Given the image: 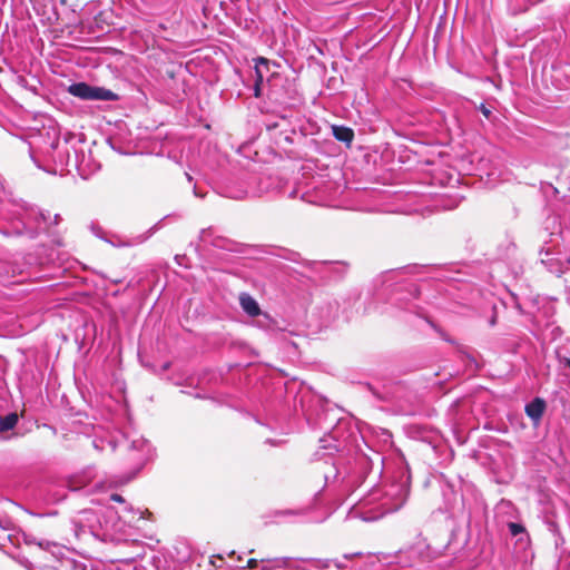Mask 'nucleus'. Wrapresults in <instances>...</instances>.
I'll list each match as a JSON object with an SVG mask.
<instances>
[{
  "mask_svg": "<svg viewBox=\"0 0 570 570\" xmlns=\"http://www.w3.org/2000/svg\"><path fill=\"white\" fill-rule=\"evenodd\" d=\"M375 464L366 455L356 458L351 471L341 470L336 461L324 462L322 469L327 485L340 482L342 491L352 490L351 495L360 488L366 490L355 503L356 510L365 521H375L385 514L399 511L410 495L411 473L407 465H400L389 481L377 484L383 472V458L376 455Z\"/></svg>",
  "mask_w": 570,
  "mask_h": 570,
  "instance_id": "obj_1",
  "label": "nucleus"
},
{
  "mask_svg": "<svg viewBox=\"0 0 570 570\" xmlns=\"http://www.w3.org/2000/svg\"><path fill=\"white\" fill-rule=\"evenodd\" d=\"M129 450V459L134 463V478L145 465L147 462L153 460L155 455V449L151 443L142 436L136 438L131 440L128 445Z\"/></svg>",
  "mask_w": 570,
  "mask_h": 570,
  "instance_id": "obj_7",
  "label": "nucleus"
},
{
  "mask_svg": "<svg viewBox=\"0 0 570 570\" xmlns=\"http://www.w3.org/2000/svg\"><path fill=\"white\" fill-rule=\"evenodd\" d=\"M321 266H327L328 263L327 262H323V263H320Z\"/></svg>",
  "mask_w": 570,
  "mask_h": 570,
  "instance_id": "obj_37",
  "label": "nucleus"
},
{
  "mask_svg": "<svg viewBox=\"0 0 570 570\" xmlns=\"http://www.w3.org/2000/svg\"><path fill=\"white\" fill-rule=\"evenodd\" d=\"M19 421L17 412H10L0 416V432H8L12 430Z\"/></svg>",
  "mask_w": 570,
  "mask_h": 570,
  "instance_id": "obj_18",
  "label": "nucleus"
},
{
  "mask_svg": "<svg viewBox=\"0 0 570 570\" xmlns=\"http://www.w3.org/2000/svg\"><path fill=\"white\" fill-rule=\"evenodd\" d=\"M509 532L512 537H518L520 534H527V529L522 523L519 522H509L508 523Z\"/></svg>",
  "mask_w": 570,
  "mask_h": 570,
  "instance_id": "obj_22",
  "label": "nucleus"
},
{
  "mask_svg": "<svg viewBox=\"0 0 570 570\" xmlns=\"http://www.w3.org/2000/svg\"><path fill=\"white\" fill-rule=\"evenodd\" d=\"M314 567L316 569L332 570L333 568L336 570H341L344 566L334 559H315Z\"/></svg>",
  "mask_w": 570,
  "mask_h": 570,
  "instance_id": "obj_19",
  "label": "nucleus"
},
{
  "mask_svg": "<svg viewBox=\"0 0 570 570\" xmlns=\"http://www.w3.org/2000/svg\"><path fill=\"white\" fill-rule=\"evenodd\" d=\"M68 0H59L60 4L66 6Z\"/></svg>",
  "mask_w": 570,
  "mask_h": 570,
  "instance_id": "obj_36",
  "label": "nucleus"
},
{
  "mask_svg": "<svg viewBox=\"0 0 570 570\" xmlns=\"http://www.w3.org/2000/svg\"><path fill=\"white\" fill-rule=\"evenodd\" d=\"M383 400L399 406L401 413L412 415L421 402L419 392L406 381L393 382L385 386Z\"/></svg>",
  "mask_w": 570,
  "mask_h": 570,
  "instance_id": "obj_5",
  "label": "nucleus"
},
{
  "mask_svg": "<svg viewBox=\"0 0 570 570\" xmlns=\"http://www.w3.org/2000/svg\"><path fill=\"white\" fill-rule=\"evenodd\" d=\"M40 137H43L45 142L42 153L49 156L57 166L61 168L79 167L80 151L76 147V144L82 142L79 135L68 131L63 136V141H61L58 128L49 126L43 127ZM81 156L83 157L82 150Z\"/></svg>",
  "mask_w": 570,
  "mask_h": 570,
  "instance_id": "obj_2",
  "label": "nucleus"
},
{
  "mask_svg": "<svg viewBox=\"0 0 570 570\" xmlns=\"http://www.w3.org/2000/svg\"><path fill=\"white\" fill-rule=\"evenodd\" d=\"M11 214L16 223H13L12 230L9 234L27 236L33 239L39 234L48 232L49 229L50 214L45 213L24 200L14 202L12 204Z\"/></svg>",
  "mask_w": 570,
  "mask_h": 570,
  "instance_id": "obj_3",
  "label": "nucleus"
},
{
  "mask_svg": "<svg viewBox=\"0 0 570 570\" xmlns=\"http://www.w3.org/2000/svg\"><path fill=\"white\" fill-rule=\"evenodd\" d=\"M194 195L196 197H199V198H204L205 197V193H203L197 185L194 186Z\"/></svg>",
  "mask_w": 570,
  "mask_h": 570,
  "instance_id": "obj_30",
  "label": "nucleus"
},
{
  "mask_svg": "<svg viewBox=\"0 0 570 570\" xmlns=\"http://www.w3.org/2000/svg\"><path fill=\"white\" fill-rule=\"evenodd\" d=\"M548 530L556 537V546L564 542V539L560 532L558 523L553 520H547Z\"/></svg>",
  "mask_w": 570,
  "mask_h": 570,
  "instance_id": "obj_21",
  "label": "nucleus"
},
{
  "mask_svg": "<svg viewBox=\"0 0 570 570\" xmlns=\"http://www.w3.org/2000/svg\"><path fill=\"white\" fill-rule=\"evenodd\" d=\"M257 563H258V561H257L256 559H249V560L247 561V566H246V568H248V569H254V568L257 566Z\"/></svg>",
  "mask_w": 570,
  "mask_h": 570,
  "instance_id": "obj_33",
  "label": "nucleus"
},
{
  "mask_svg": "<svg viewBox=\"0 0 570 570\" xmlns=\"http://www.w3.org/2000/svg\"><path fill=\"white\" fill-rule=\"evenodd\" d=\"M110 499L116 502H125L124 498L118 493H112L110 495Z\"/></svg>",
  "mask_w": 570,
  "mask_h": 570,
  "instance_id": "obj_32",
  "label": "nucleus"
},
{
  "mask_svg": "<svg viewBox=\"0 0 570 570\" xmlns=\"http://www.w3.org/2000/svg\"><path fill=\"white\" fill-rule=\"evenodd\" d=\"M90 229H91V232H92V234H94L95 236H97V237H99V238H101V239H104V240H106V242H109L108 239H106V238L104 237L105 232H104V229H102L99 225H97V224H94V223H92V224L90 225Z\"/></svg>",
  "mask_w": 570,
  "mask_h": 570,
  "instance_id": "obj_27",
  "label": "nucleus"
},
{
  "mask_svg": "<svg viewBox=\"0 0 570 570\" xmlns=\"http://www.w3.org/2000/svg\"><path fill=\"white\" fill-rule=\"evenodd\" d=\"M90 86L87 82H73L69 86L68 92L73 97H77L82 100H89L90 98Z\"/></svg>",
  "mask_w": 570,
  "mask_h": 570,
  "instance_id": "obj_15",
  "label": "nucleus"
},
{
  "mask_svg": "<svg viewBox=\"0 0 570 570\" xmlns=\"http://www.w3.org/2000/svg\"><path fill=\"white\" fill-rule=\"evenodd\" d=\"M342 422L337 420V424L333 428L326 438L320 440L323 449L340 451L343 446L344 440H341Z\"/></svg>",
  "mask_w": 570,
  "mask_h": 570,
  "instance_id": "obj_10",
  "label": "nucleus"
},
{
  "mask_svg": "<svg viewBox=\"0 0 570 570\" xmlns=\"http://www.w3.org/2000/svg\"><path fill=\"white\" fill-rule=\"evenodd\" d=\"M547 409V402L540 396L533 397L524 406V412L532 421L533 425L537 426L542 420V416Z\"/></svg>",
  "mask_w": 570,
  "mask_h": 570,
  "instance_id": "obj_9",
  "label": "nucleus"
},
{
  "mask_svg": "<svg viewBox=\"0 0 570 570\" xmlns=\"http://www.w3.org/2000/svg\"><path fill=\"white\" fill-rule=\"evenodd\" d=\"M389 301L397 308L410 312L417 317L424 320L428 317L424 301L421 298V292L417 285L413 282H405L395 285L391 292Z\"/></svg>",
  "mask_w": 570,
  "mask_h": 570,
  "instance_id": "obj_4",
  "label": "nucleus"
},
{
  "mask_svg": "<svg viewBox=\"0 0 570 570\" xmlns=\"http://www.w3.org/2000/svg\"><path fill=\"white\" fill-rule=\"evenodd\" d=\"M37 544L45 550H50L53 554L56 553L51 548L58 549L59 547L55 542L39 541Z\"/></svg>",
  "mask_w": 570,
  "mask_h": 570,
  "instance_id": "obj_28",
  "label": "nucleus"
},
{
  "mask_svg": "<svg viewBox=\"0 0 570 570\" xmlns=\"http://www.w3.org/2000/svg\"><path fill=\"white\" fill-rule=\"evenodd\" d=\"M255 317H256L255 325L261 330L269 331L273 328V326L275 324L274 320L266 312L262 311V314L256 315Z\"/></svg>",
  "mask_w": 570,
  "mask_h": 570,
  "instance_id": "obj_20",
  "label": "nucleus"
},
{
  "mask_svg": "<svg viewBox=\"0 0 570 570\" xmlns=\"http://www.w3.org/2000/svg\"><path fill=\"white\" fill-rule=\"evenodd\" d=\"M80 488H81V487H78V485H71V489H72L73 491L79 490Z\"/></svg>",
  "mask_w": 570,
  "mask_h": 570,
  "instance_id": "obj_35",
  "label": "nucleus"
},
{
  "mask_svg": "<svg viewBox=\"0 0 570 570\" xmlns=\"http://www.w3.org/2000/svg\"><path fill=\"white\" fill-rule=\"evenodd\" d=\"M26 264L18 261H9L2 264V273L7 281L13 279L24 274Z\"/></svg>",
  "mask_w": 570,
  "mask_h": 570,
  "instance_id": "obj_12",
  "label": "nucleus"
},
{
  "mask_svg": "<svg viewBox=\"0 0 570 570\" xmlns=\"http://www.w3.org/2000/svg\"><path fill=\"white\" fill-rule=\"evenodd\" d=\"M80 514L82 517H85V519L89 520L90 517H94L95 515V512L94 511H90V510H83L80 512Z\"/></svg>",
  "mask_w": 570,
  "mask_h": 570,
  "instance_id": "obj_31",
  "label": "nucleus"
},
{
  "mask_svg": "<svg viewBox=\"0 0 570 570\" xmlns=\"http://www.w3.org/2000/svg\"><path fill=\"white\" fill-rule=\"evenodd\" d=\"M199 240L203 243H209L213 247L224 249L227 252H239L238 243L227 237L215 235L212 227L204 228L200 230Z\"/></svg>",
  "mask_w": 570,
  "mask_h": 570,
  "instance_id": "obj_8",
  "label": "nucleus"
},
{
  "mask_svg": "<svg viewBox=\"0 0 570 570\" xmlns=\"http://www.w3.org/2000/svg\"><path fill=\"white\" fill-rule=\"evenodd\" d=\"M59 220H60V215H59V214H56V215L53 216V220H52V222H50V220H49V226H50L51 224L57 225V224L59 223Z\"/></svg>",
  "mask_w": 570,
  "mask_h": 570,
  "instance_id": "obj_34",
  "label": "nucleus"
},
{
  "mask_svg": "<svg viewBox=\"0 0 570 570\" xmlns=\"http://www.w3.org/2000/svg\"><path fill=\"white\" fill-rule=\"evenodd\" d=\"M156 226H154L153 228H150L147 234L145 235H139L137 237L134 238V242L131 243H127L126 245H134V244H141L144 243L145 240H147L154 233Z\"/></svg>",
  "mask_w": 570,
  "mask_h": 570,
  "instance_id": "obj_26",
  "label": "nucleus"
},
{
  "mask_svg": "<svg viewBox=\"0 0 570 570\" xmlns=\"http://www.w3.org/2000/svg\"><path fill=\"white\" fill-rule=\"evenodd\" d=\"M556 358L559 365L569 368L570 371V358L561 353V351H556Z\"/></svg>",
  "mask_w": 570,
  "mask_h": 570,
  "instance_id": "obj_25",
  "label": "nucleus"
},
{
  "mask_svg": "<svg viewBox=\"0 0 570 570\" xmlns=\"http://www.w3.org/2000/svg\"><path fill=\"white\" fill-rule=\"evenodd\" d=\"M425 320L440 334L442 340H444L445 342L453 344V345L456 344V342L454 340H452L450 336H448V334L443 330L438 327L432 321H430L429 317H426Z\"/></svg>",
  "mask_w": 570,
  "mask_h": 570,
  "instance_id": "obj_24",
  "label": "nucleus"
},
{
  "mask_svg": "<svg viewBox=\"0 0 570 570\" xmlns=\"http://www.w3.org/2000/svg\"><path fill=\"white\" fill-rule=\"evenodd\" d=\"M89 100L117 101L119 96L110 89L91 85Z\"/></svg>",
  "mask_w": 570,
  "mask_h": 570,
  "instance_id": "obj_13",
  "label": "nucleus"
},
{
  "mask_svg": "<svg viewBox=\"0 0 570 570\" xmlns=\"http://www.w3.org/2000/svg\"><path fill=\"white\" fill-rule=\"evenodd\" d=\"M259 190L250 187L248 184L246 187L234 189L229 187L226 191V196L233 199H244L248 196H257Z\"/></svg>",
  "mask_w": 570,
  "mask_h": 570,
  "instance_id": "obj_17",
  "label": "nucleus"
},
{
  "mask_svg": "<svg viewBox=\"0 0 570 570\" xmlns=\"http://www.w3.org/2000/svg\"><path fill=\"white\" fill-rule=\"evenodd\" d=\"M239 305L248 316L254 317L262 314L258 302L248 293H240Z\"/></svg>",
  "mask_w": 570,
  "mask_h": 570,
  "instance_id": "obj_11",
  "label": "nucleus"
},
{
  "mask_svg": "<svg viewBox=\"0 0 570 570\" xmlns=\"http://www.w3.org/2000/svg\"><path fill=\"white\" fill-rule=\"evenodd\" d=\"M448 544L431 546L425 538L419 535L415 542L405 550L397 552V562L405 567H414L420 563H428L442 554Z\"/></svg>",
  "mask_w": 570,
  "mask_h": 570,
  "instance_id": "obj_6",
  "label": "nucleus"
},
{
  "mask_svg": "<svg viewBox=\"0 0 570 570\" xmlns=\"http://www.w3.org/2000/svg\"><path fill=\"white\" fill-rule=\"evenodd\" d=\"M257 63L255 66V73H256V79H255V83H254V96L256 98L261 97V87L263 85V81H264V75H263V71L261 69V66H264V67H268V60L266 58H263V57H258L257 58Z\"/></svg>",
  "mask_w": 570,
  "mask_h": 570,
  "instance_id": "obj_16",
  "label": "nucleus"
},
{
  "mask_svg": "<svg viewBox=\"0 0 570 570\" xmlns=\"http://www.w3.org/2000/svg\"><path fill=\"white\" fill-rule=\"evenodd\" d=\"M274 515L277 518L299 517V515H303V511L302 510H292V509L277 510V511H275Z\"/></svg>",
  "mask_w": 570,
  "mask_h": 570,
  "instance_id": "obj_23",
  "label": "nucleus"
},
{
  "mask_svg": "<svg viewBox=\"0 0 570 570\" xmlns=\"http://www.w3.org/2000/svg\"><path fill=\"white\" fill-rule=\"evenodd\" d=\"M479 110L482 112V115H483L485 118H490V116H491V114H492V112H491V109H490V108H488L484 104H481V105L479 106Z\"/></svg>",
  "mask_w": 570,
  "mask_h": 570,
  "instance_id": "obj_29",
  "label": "nucleus"
},
{
  "mask_svg": "<svg viewBox=\"0 0 570 570\" xmlns=\"http://www.w3.org/2000/svg\"><path fill=\"white\" fill-rule=\"evenodd\" d=\"M332 134L334 138L346 146H350L354 139V131L352 128L341 125L332 126Z\"/></svg>",
  "mask_w": 570,
  "mask_h": 570,
  "instance_id": "obj_14",
  "label": "nucleus"
}]
</instances>
